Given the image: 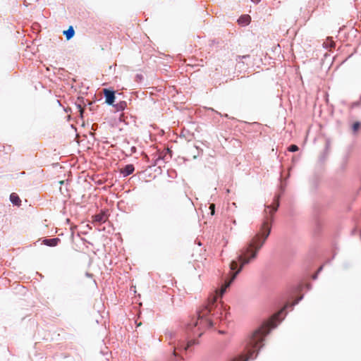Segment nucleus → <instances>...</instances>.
<instances>
[{
    "instance_id": "2eb2a0df",
    "label": "nucleus",
    "mask_w": 361,
    "mask_h": 361,
    "mask_svg": "<svg viewBox=\"0 0 361 361\" xmlns=\"http://www.w3.org/2000/svg\"><path fill=\"white\" fill-rule=\"evenodd\" d=\"M209 210H210V213H211V215H214V213H215V205L214 204H211L209 205Z\"/></svg>"
},
{
    "instance_id": "ddd939ff",
    "label": "nucleus",
    "mask_w": 361,
    "mask_h": 361,
    "mask_svg": "<svg viewBox=\"0 0 361 361\" xmlns=\"http://www.w3.org/2000/svg\"><path fill=\"white\" fill-rule=\"evenodd\" d=\"M290 152H294L298 150V147L295 145H292L288 147Z\"/></svg>"
},
{
    "instance_id": "4468645a",
    "label": "nucleus",
    "mask_w": 361,
    "mask_h": 361,
    "mask_svg": "<svg viewBox=\"0 0 361 361\" xmlns=\"http://www.w3.org/2000/svg\"><path fill=\"white\" fill-rule=\"evenodd\" d=\"M360 128V123L359 122H355L353 123V130L354 133H355Z\"/></svg>"
},
{
    "instance_id": "f8f14e48",
    "label": "nucleus",
    "mask_w": 361,
    "mask_h": 361,
    "mask_svg": "<svg viewBox=\"0 0 361 361\" xmlns=\"http://www.w3.org/2000/svg\"><path fill=\"white\" fill-rule=\"evenodd\" d=\"M117 111L124 110L127 106V103L125 101H121L114 105Z\"/></svg>"
},
{
    "instance_id": "dca6fc26",
    "label": "nucleus",
    "mask_w": 361,
    "mask_h": 361,
    "mask_svg": "<svg viewBox=\"0 0 361 361\" xmlns=\"http://www.w3.org/2000/svg\"><path fill=\"white\" fill-rule=\"evenodd\" d=\"M78 108L79 109V111H80V114H81V116H82V115L83 110H82V109L81 106H80V105H78Z\"/></svg>"
},
{
    "instance_id": "0eeeda50",
    "label": "nucleus",
    "mask_w": 361,
    "mask_h": 361,
    "mask_svg": "<svg viewBox=\"0 0 361 361\" xmlns=\"http://www.w3.org/2000/svg\"><path fill=\"white\" fill-rule=\"evenodd\" d=\"M60 241V239L58 238L44 239L43 240V243L49 247L56 246Z\"/></svg>"
},
{
    "instance_id": "1a4fd4ad",
    "label": "nucleus",
    "mask_w": 361,
    "mask_h": 361,
    "mask_svg": "<svg viewBox=\"0 0 361 361\" xmlns=\"http://www.w3.org/2000/svg\"><path fill=\"white\" fill-rule=\"evenodd\" d=\"M94 221L99 223H104L106 221L107 217L104 213H100L93 216Z\"/></svg>"
},
{
    "instance_id": "39448f33",
    "label": "nucleus",
    "mask_w": 361,
    "mask_h": 361,
    "mask_svg": "<svg viewBox=\"0 0 361 361\" xmlns=\"http://www.w3.org/2000/svg\"><path fill=\"white\" fill-rule=\"evenodd\" d=\"M104 97L106 99V103L109 105H114V102L115 100V92L113 90H109L107 89L104 90Z\"/></svg>"
},
{
    "instance_id": "7ed1b4c3",
    "label": "nucleus",
    "mask_w": 361,
    "mask_h": 361,
    "mask_svg": "<svg viewBox=\"0 0 361 361\" xmlns=\"http://www.w3.org/2000/svg\"><path fill=\"white\" fill-rule=\"evenodd\" d=\"M216 296L211 297L207 305L197 312V319H194L191 323L187 325V329L190 331L193 336L200 337L204 330L211 327L214 324V320L212 318L214 314L212 312L216 306L215 302Z\"/></svg>"
},
{
    "instance_id": "f3484780",
    "label": "nucleus",
    "mask_w": 361,
    "mask_h": 361,
    "mask_svg": "<svg viewBox=\"0 0 361 361\" xmlns=\"http://www.w3.org/2000/svg\"><path fill=\"white\" fill-rule=\"evenodd\" d=\"M252 2L255 3V4H257L259 3L261 0H251Z\"/></svg>"
},
{
    "instance_id": "20e7f679",
    "label": "nucleus",
    "mask_w": 361,
    "mask_h": 361,
    "mask_svg": "<svg viewBox=\"0 0 361 361\" xmlns=\"http://www.w3.org/2000/svg\"><path fill=\"white\" fill-rule=\"evenodd\" d=\"M198 343L199 342L196 339L188 340L186 343L184 341H179L177 344V346L173 350V355L177 356V353L176 352V350L188 351L190 349L191 346L194 345H197Z\"/></svg>"
},
{
    "instance_id": "4be33fe9",
    "label": "nucleus",
    "mask_w": 361,
    "mask_h": 361,
    "mask_svg": "<svg viewBox=\"0 0 361 361\" xmlns=\"http://www.w3.org/2000/svg\"><path fill=\"white\" fill-rule=\"evenodd\" d=\"M322 269V267H321L319 269L318 271H320Z\"/></svg>"
},
{
    "instance_id": "9b49d317",
    "label": "nucleus",
    "mask_w": 361,
    "mask_h": 361,
    "mask_svg": "<svg viewBox=\"0 0 361 361\" xmlns=\"http://www.w3.org/2000/svg\"><path fill=\"white\" fill-rule=\"evenodd\" d=\"M10 200L11 203L14 205H19L21 202L20 197L16 193H12L10 195Z\"/></svg>"
},
{
    "instance_id": "423d86ee",
    "label": "nucleus",
    "mask_w": 361,
    "mask_h": 361,
    "mask_svg": "<svg viewBox=\"0 0 361 361\" xmlns=\"http://www.w3.org/2000/svg\"><path fill=\"white\" fill-rule=\"evenodd\" d=\"M135 170V167L133 164H127L123 169H121V173L123 177H127L132 174Z\"/></svg>"
},
{
    "instance_id": "9d476101",
    "label": "nucleus",
    "mask_w": 361,
    "mask_h": 361,
    "mask_svg": "<svg viewBox=\"0 0 361 361\" xmlns=\"http://www.w3.org/2000/svg\"><path fill=\"white\" fill-rule=\"evenodd\" d=\"M238 23L242 25H247L250 22V17L248 15H244V16H242L241 17H240V18L238 19Z\"/></svg>"
},
{
    "instance_id": "6ab92c4d",
    "label": "nucleus",
    "mask_w": 361,
    "mask_h": 361,
    "mask_svg": "<svg viewBox=\"0 0 361 361\" xmlns=\"http://www.w3.org/2000/svg\"><path fill=\"white\" fill-rule=\"evenodd\" d=\"M86 276H87V277H90V276H91V274H89V273H86Z\"/></svg>"
},
{
    "instance_id": "f257e3e1",
    "label": "nucleus",
    "mask_w": 361,
    "mask_h": 361,
    "mask_svg": "<svg viewBox=\"0 0 361 361\" xmlns=\"http://www.w3.org/2000/svg\"><path fill=\"white\" fill-rule=\"evenodd\" d=\"M279 197L277 196L275 199L276 203L274 207L269 212V216L267 214V211L265 210L266 216L261 224L259 231L252 235L246 245L240 250L238 255V260H233L230 264L231 270L233 271L231 279L225 282V284L221 287L220 290V296H222L233 281L235 280L238 274L241 271L244 266L251 263L257 257L259 251L264 245L267 239L271 233V222L273 221V214L277 210L279 207Z\"/></svg>"
},
{
    "instance_id": "412c9836",
    "label": "nucleus",
    "mask_w": 361,
    "mask_h": 361,
    "mask_svg": "<svg viewBox=\"0 0 361 361\" xmlns=\"http://www.w3.org/2000/svg\"><path fill=\"white\" fill-rule=\"evenodd\" d=\"M317 274H316L315 275H314L313 279H317Z\"/></svg>"
},
{
    "instance_id": "6e6552de",
    "label": "nucleus",
    "mask_w": 361,
    "mask_h": 361,
    "mask_svg": "<svg viewBox=\"0 0 361 361\" xmlns=\"http://www.w3.org/2000/svg\"><path fill=\"white\" fill-rule=\"evenodd\" d=\"M63 35H65L67 40L71 39L75 35V30L73 26H70L68 30L63 31Z\"/></svg>"
},
{
    "instance_id": "f03ea898",
    "label": "nucleus",
    "mask_w": 361,
    "mask_h": 361,
    "mask_svg": "<svg viewBox=\"0 0 361 361\" xmlns=\"http://www.w3.org/2000/svg\"><path fill=\"white\" fill-rule=\"evenodd\" d=\"M302 299V297H300L292 304H287L279 312L274 314L269 320L264 322L259 328L254 331L246 341V355H240L234 358L232 361H248L256 358L258 351L263 346L264 336L268 334L271 329L276 328L278 324L277 322H280L283 319V317L280 319L279 317L285 309L288 306L293 307L296 305Z\"/></svg>"
},
{
    "instance_id": "5701e85b",
    "label": "nucleus",
    "mask_w": 361,
    "mask_h": 361,
    "mask_svg": "<svg viewBox=\"0 0 361 361\" xmlns=\"http://www.w3.org/2000/svg\"><path fill=\"white\" fill-rule=\"evenodd\" d=\"M267 209H271V206H268Z\"/></svg>"
},
{
    "instance_id": "aec40b11",
    "label": "nucleus",
    "mask_w": 361,
    "mask_h": 361,
    "mask_svg": "<svg viewBox=\"0 0 361 361\" xmlns=\"http://www.w3.org/2000/svg\"><path fill=\"white\" fill-rule=\"evenodd\" d=\"M219 334H224L225 332H224V331H221V330H220V331H219Z\"/></svg>"
},
{
    "instance_id": "a211bd4d",
    "label": "nucleus",
    "mask_w": 361,
    "mask_h": 361,
    "mask_svg": "<svg viewBox=\"0 0 361 361\" xmlns=\"http://www.w3.org/2000/svg\"><path fill=\"white\" fill-rule=\"evenodd\" d=\"M216 113H217L218 114L221 115V116H223V115H221V114H219V113H218V112H216ZM224 117H226V118H228V114H224Z\"/></svg>"
}]
</instances>
